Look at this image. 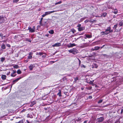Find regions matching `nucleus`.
Instances as JSON below:
<instances>
[{
    "mask_svg": "<svg viewBox=\"0 0 123 123\" xmlns=\"http://www.w3.org/2000/svg\"><path fill=\"white\" fill-rule=\"evenodd\" d=\"M36 103V102L35 101H33L32 103H31V105H33L34 104H35Z\"/></svg>",
    "mask_w": 123,
    "mask_h": 123,
    "instance_id": "cd10ccee",
    "label": "nucleus"
},
{
    "mask_svg": "<svg viewBox=\"0 0 123 123\" xmlns=\"http://www.w3.org/2000/svg\"><path fill=\"white\" fill-rule=\"evenodd\" d=\"M31 58V56H29L28 58V59H30Z\"/></svg>",
    "mask_w": 123,
    "mask_h": 123,
    "instance_id": "c03bdc74",
    "label": "nucleus"
},
{
    "mask_svg": "<svg viewBox=\"0 0 123 123\" xmlns=\"http://www.w3.org/2000/svg\"><path fill=\"white\" fill-rule=\"evenodd\" d=\"M117 26V24H116L113 27V29H116Z\"/></svg>",
    "mask_w": 123,
    "mask_h": 123,
    "instance_id": "5701e85b",
    "label": "nucleus"
},
{
    "mask_svg": "<svg viewBox=\"0 0 123 123\" xmlns=\"http://www.w3.org/2000/svg\"><path fill=\"white\" fill-rule=\"evenodd\" d=\"M43 19V18H41V20L40 21V24L41 25H43L42 24V21Z\"/></svg>",
    "mask_w": 123,
    "mask_h": 123,
    "instance_id": "412c9836",
    "label": "nucleus"
},
{
    "mask_svg": "<svg viewBox=\"0 0 123 123\" xmlns=\"http://www.w3.org/2000/svg\"><path fill=\"white\" fill-rule=\"evenodd\" d=\"M86 38H91L92 37V36L91 35H86Z\"/></svg>",
    "mask_w": 123,
    "mask_h": 123,
    "instance_id": "2eb2a0df",
    "label": "nucleus"
},
{
    "mask_svg": "<svg viewBox=\"0 0 123 123\" xmlns=\"http://www.w3.org/2000/svg\"><path fill=\"white\" fill-rule=\"evenodd\" d=\"M78 77H76V78L74 79L75 81H76L78 80Z\"/></svg>",
    "mask_w": 123,
    "mask_h": 123,
    "instance_id": "e433bc0d",
    "label": "nucleus"
},
{
    "mask_svg": "<svg viewBox=\"0 0 123 123\" xmlns=\"http://www.w3.org/2000/svg\"><path fill=\"white\" fill-rule=\"evenodd\" d=\"M17 73L18 74H21V72L20 69H19L17 70Z\"/></svg>",
    "mask_w": 123,
    "mask_h": 123,
    "instance_id": "aec40b11",
    "label": "nucleus"
},
{
    "mask_svg": "<svg viewBox=\"0 0 123 123\" xmlns=\"http://www.w3.org/2000/svg\"><path fill=\"white\" fill-rule=\"evenodd\" d=\"M76 45L74 43H70L68 45V47L69 48L70 47H73L75 46Z\"/></svg>",
    "mask_w": 123,
    "mask_h": 123,
    "instance_id": "0eeeda50",
    "label": "nucleus"
},
{
    "mask_svg": "<svg viewBox=\"0 0 123 123\" xmlns=\"http://www.w3.org/2000/svg\"><path fill=\"white\" fill-rule=\"evenodd\" d=\"M94 13H92V15H94Z\"/></svg>",
    "mask_w": 123,
    "mask_h": 123,
    "instance_id": "bf43d9fd",
    "label": "nucleus"
},
{
    "mask_svg": "<svg viewBox=\"0 0 123 123\" xmlns=\"http://www.w3.org/2000/svg\"><path fill=\"white\" fill-rule=\"evenodd\" d=\"M21 77H20L19 78H17L16 79L13 80L12 81L13 84L11 86V87H12V85L14 84L16 82H17L20 79H21Z\"/></svg>",
    "mask_w": 123,
    "mask_h": 123,
    "instance_id": "423d86ee",
    "label": "nucleus"
},
{
    "mask_svg": "<svg viewBox=\"0 0 123 123\" xmlns=\"http://www.w3.org/2000/svg\"><path fill=\"white\" fill-rule=\"evenodd\" d=\"M89 21V20L88 19H87L85 20V23H86L88 22Z\"/></svg>",
    "mask_w": 123,
    "mask_h": 123,
    "instance_id": "58836bf2",
    "label": "nucleus"
},
{
    "mask_svg": "<svg viewBox=\"0 0 123 123\" xmlns=\"http://www.w3.org/2000/svg\"><path fill=\"white\" fill-rule=\"evenodd\" d=\"M35 27L34 26H33L32 28L31 29V32H34L35 31Z\"/></svg>",
    "mask_w": 123,
    "mask_h": 123,
    "instance_id": "a211bd4d",
    "label": "nucleus"
},
{
    "mask_svg": "<svg viewBox=\"0 0 123 123\" xmlns=\"http://www.w3.org/2000/svg\"><path fill=\"white\" fill-rule=\"evenodd\" d=\"M123 25V23L122 21L120 22L118 24V25L120 26H122Z\"/></svg>",
    "mask_w": 123,
    "mask_h": 123,
    "instance_id": "dca6fc26",
    "label": "nucleus"
},
{
    "mask_svg": "<svg viewBox=\"0 0 123 123\" xmlns=\"http://www.w3.org/2000/svg\"><path fill=\"white\" fill-rule=\"evenodd\" d=\"M39 54L40 55H41L43 54V53L42 52H41V53L40 52V53H39Z\"/></svg>",
    "mask_w": 123,
    "mask_h": 123,
    "instance_id": "37998d69",
    "label": "nucleus"
},
{
    "mask_svg": "<svg viewBox=\"0 0 123 123\" xmlns=\"http://www.w3.org/2000/svg\"><path fill=\"white\" fill-rule=\"evenodd\" d=\"M47 15L46 12H45L44 14L42 15V17H44Z\"/></svg>",
    "mask_w": 123,
    "mask_h": 123,
    "instance_id": "393cba45",
    "label": "nucleus"
},
{
    "mask_svg": "<svg viewBox=\"0 0 123 123\" xmlns=\"http://www.w3.org/2000/svg\"><path fill=\"white\" fill-rule=\"evenodd\" d=\"M29 31H31V28L30 27L29 28Z\"/></svg>",
    "mask_w": 123,
    "mask_h": 123,
    "instance_id": "49530a36",
    "label": "nucleus"
},
{
    "mask_svg": "<svg viewBox=\"0 0 123 123\" xmlns=\"http://www.w3.org/2000/svg\"><path fill=\"white\" fill-rule=\"evenodd\" d=\"M19 0H13V2L14 3H16L18 2L19 1Z\"/></svg>",
    "mask_w": 123,
    "mask_h": 123,
    "instance_id": "c85d7f7f",
    "label": "nucleus"
},
{
    "mask_svg": "<svg viewBox=\"0 0 123 123\" xmlns=\"http://www.w3.org/2000/svg\"><path fill=\"white\" fill-rule=\"evenodd\" d=\"M95 17H100V16H96Z\"/></svg>",
    "mask_w": 123,
    "mask_h": 123,
    "instance_id": "864d4df0",
    "label": "nucleus"
},
{
    "mask_svg": "<svg viewBox=\"0 0 123 123\" xmlns=\"http://www.w3.org/2000/svg\"><path fill=\"white\" fill-rule=\"evenodd\" d=\"M70 53H72L73 54H75L78 53V51L76 49H73L68 50Z\"/></svg>",
    "mask_w": 123,
    "mask_h": 123,
    "instance_id": "f03ea898",
    "label": "nucleus"
},
{
    "mask_svg": "<svg viewBox=\"0 0 123 123\" xmlns=\"http://www.w3.org/2000/svg\"><path fill=\"white\" fill-rule=\"evenodd\" d=\"M61 43H55L54 44L52 45L53 47H59L61 45Z\"/></svg>",
    "mask_w": 123,
    "mask_h": 123,
    "instance_id": "39448f33",
    "label": "nucleus"
},
{
    "mask_svg": "<svg viewBox=\"0 0 123 123\" xmlns=\"http://www.w3.org/2000/svg\"><path fill=\"white\" fill-rule=\"evenodd\" d=\"M47 15L46 12H45L44 14L42 15V17H44Z\"/></svg>",
    "mask_w": 123,
    "mask_h": 123,
    "instance_id": "a878e982",
    "label": "nucleus"
},
{
    "mask_svg": "<svg viewBox=\"0 0 123 123\" xmlns=\"http://www.w3.org/2000/svg\"><path fill=\"white\" fill-rule=\"evenodd\" d=\"M77 59L79 61V65H80L81 64V61L79 58H78Z\"/></svg>",
    "mask_w": 123,
    "mask_h": 123,
    "instance_id": "c9c22d12",
    "label": "nucleus"
},
{
    "mask_svg": "<svg viewBox=\"0 0 123 123\" xmlns=\"http://www.w3.org/2000/svg\"><path fill=\"white\" fill-rule=\"evenodd\" d=\"M74 34L75 33V32H76V31L74 29H73L71 31Z\"/></svg>",
    "mask_w": 123,
    "mask_h": 123,
    "instance_id": "c756f323",
    "label": "nucleus"
},
{
    "mask_svg": "<svg viewBox=\"0 0 123 123\" xmlns=\"http://www.w3.org/2000/svg\"><path fill=\"white\" fill-rule=\"evenodd\" d=\"M103 100H99L98 102V103H102V102Z\"/></svg>",
    "mask_w": 123,
    "mask_h": 123,
    "instance_id": "f704fd0d",
    "label": "nucleus"
},
{
    "mask_svg": "<svg viewBox=\"0 0 123 123\" xmlns=\"http://www.w3.org/2000/svg\"><path fill=\"white\" fill-rule=\"evenodd\" d=\"M79 120H78V121H80V120H81V119H80V120H79Z\"/></svg>",
    "mask_w": 123,
    "mask_h": 123,
    "instance_id": "13d9d810",
    "label": "nucleus"
},
{
    "mask_svg": "<svg viewBox=\"0 0 123 123\" xmlns=\"http://www.w3.org/2000/svg\"><path fill=\"white\" fill-rule=\"evenodd\" d=\"M81 68H86V66L83 64H82L80 66Z\"/></svg>",
    "mask_w": 123,
    "mask_h": 123,
    "instance_id": "72a5a7b5",
    "label": "nucleus"
},
{
    "mask_svg": "<svg viewBox=\"0 0 123 123\" xmlns=\"http://www.w3.org/2000/svg\"><path fill=\"white\" fill-rule=\"evenodd\" d=\"M92 82L93 83V82H94V80H92Z\"/></svg>",
    "mask_w": 123,
    "mask_h": 123,
    "instance_id": "6e6d98bb",
    "label": "nucleus"
},
{
    "mask_svg": "<svg viewBox=\"0 0 123 123\" xmlns=\"http://www.w3.org/2000/svg\"><path fill=\"white\" fill-rule=\"evenodd\" d=\"M106 13H104L102 15H101V16H103L104 17H105L106 15Z\"/></svg>",
    "mask_w": 123,
    "mask_h": 123,
    "instance_id": "2f4dec72",
    "label": "nucleus"
},
{
    "mask_svg": "<svg viewBox=\"0 0 123 123\" xmlns=\"http://www.w3.org/2000/svg\"><path fill=\"white\" fill-rule=\"evenodd\" d=\"M87 121H84V123H87Z\"/></svg>",
    "mask_w": 123,
    "mask_h": 123,
    "instance_id": "de8ad7c7",
    "label": "nucleus"
},
{
    "mask_svg": "<svg viewBox=\"0 0 123 123\" xmlns=\"http://www.w3.org/2000/svg\"><path fill=\"white\" fill-rule=\"evenodd\" d=\"M57 12V11H48L47 12H46L47 13V15L49 14H50L51 13L54 12Z\"/></svg>",
    "mask_w": 123,
    "mask_h": 123,
    "instance_id": "1a4fd4ad",
    "label": "nucleus"
},
{
    "mask_svg": "<svg viewBox=\"0 0 123 123\" xmlns=\"http://www.w3.org/2000/svg\"><path fill=\"white\" fill-rule=\"evenodd\" d=\"M81 26V25L80 24H79L77 25V27L78 28H80L81 27L80 26Z\"/></svg>",
    "mask_w": 123,
    "mask_h": 123,
    "instance_id": "ea45409f",
    "label": "nucleus"
},
{
    "mask_svg": "<svg viewBox=\"0 0 123 123\" xmlns=\"http://www.w3.org/2000/svg\"><path fill=\"white\" fill-rule=\"evenodd\" d=\"M97 120L98 122H101L104 120V118L103 117H101L97 119Z\"/></svg>",
    "mask_w": 123,
    "mask_h": 123,
    "instance_id": "20e7f679",
    "label": "nucleus"
},
{
    "mask_svg": "<svg viewBox=\"0 0 123 123\" xmlns=\"http://www.w3.org/2000/svg\"><path fill=\"white\" fill-rule=\"evenodd\" d=\"M62 3V2L61 1H60L59 2H57L55 3V5H56L57 4H60Z\"/></svg>",
    "mask_w": 123,
    "mask_h": 123,
    "instance_id": "4be33fe9",
    "label": "nucleus"
},
{
    "mask_svg": "<svg viewBox=\"0 0 123 123\" xmlns=\"http://www.w3.org/2000/svg\"><path fill=\"white\" fill-rule=\"evenodd\" d=\"M115 31H116L117 32V31H117V30H115Z\"/></svg>",
    "mask_w": 123,
    "mask_h": 123,
    "instance_id": "4d7b16f0",
    "label": "nucleus"
},
{
    "mask_svg": "<svg viewBox=\"0 0 123 123\" xmlns=\"http://www.w3.org/2000/svg\"><path fill=\"white\" fill-rule=\"evenodd\" d=\"M113 31L112 30H111L110 27H108L105 30V31H102L101 32L102 35H107L110 32H112Z\"/></svg>",
    "mask_w": 123,
    "mask_h": 123,
    "instance_id": "f257e3e1",
    "label": "nucleus"
},
{
    "mask_svg": "<svg viewBox=\"0 0 123 123\" xmlns=\"http://www.w3.org/2000/svg\"><path fill=\"white\" fill-rule=\"evenodd\" d=\"M120 30H119L118 31H120Z\"/></svg>",
    "mask_w": 123,
    "mask_h": 123,
    "instance_id": "052dcab7",
    "label": "nucleus"
},
{
    "mask_svg": "<svg viewBox=\"0 0 123 123\" xmlns=\"http://www.w3.org/2000/svg\"><path fill=\"white\" fill-rule=\"evenodd\" d=\"M8 47H10V45L9 44H8L6 45Z\"/></svg>",
    "mask_w": 123,
    "mask_h": 123,
    "instance_id": "79ce46f5",
    "label": "nucleus"
},
{
    "mask_svg": "<svg viewBox=\"0 0 123 123\" xmlns=\"http://www.w3.org/2000/svg\"><path fill=\"white\" fill-rule=\"evenodd\" d=\"M3 35L1 33L0 34V37H1L2 39Z\"/></svg>",
    "mask_w": 123,
    "mask_h": 123,
    "instance_id": "a19ab883",
    "label": "nucleus"
},
{
    "mask_svg": "<svg viewBox=\"0 0 123 123\" xmlns=\"http://www.w3.org/2000/svg\"><path fill=\"white\" fill-rule=\"evenodd\" d=\"M6 76L5 75H3L1 76V78L2 80H4L6 79Z\"/></svg>",
    "mask_w": 123,
    "mask_h": 123,
    "instance_id": "ddd939ff",
    "label": "nucleus"
},
{
    "mask_svg": "<svg viewBox=\"0 0 123 123\" xmlns=\"http://www.w3.org/2000/svg\"><path fill=\"white\" fill-rule=\"evenodd\" d=\"M28 60H25V62L26 63V62H28Z\"/></svg>",
    "mask_w": 123,
    "mask_h": 123,
    "instance_id": "8fccbe9b",
    "label": "nucleus"
},
{
    "mask_svg": "<svg viewBox=\"0 0 123 123\" xmlns=\"http://www.w3.org/2000/svg\"><path fill=\"white\" fill-rule=\"evenodd\" d=\"M89 98H92V97L91 96H89Z\"/></svg>",
    "mask_w": 123,
    "mask_h": 123,
    "instance_id": "a18cd8bd",
    "label": "nucleus"
},
{
    "mask_svg": "<svg viewBox=\"0 0 123 123\" xmlns=\"http://www.w3.org/2000/svg\"><path fill=\"white\" fill-rule=\"evenodd\" d=\"M16 123H23V122L21 120L19 121L18 122Z\"/></svg>",
    "mask_w": 123,
    "mask_h": 123,
    "instance_id": "4c0bfd02",
    "label": "nucleus"
},
{
    "mask_svg": "<svg viewBox=\"0 0 123 123\" xmlns=\"http://www.w3.org/2000/svg\"><path fill=\"white\" fill-rule=\"evenodd\" d=\"M85 29V27H82L78 28V31H80L83 30Z\"/></svg>",
    "mask_w": 123,
    "mask_h": 123,
    "instance_id": "6e6552de",
    "label": "nucleus"
},
{
    "mask_svg": "<svg viewBox=\"0 0 123 123\" xmlns=\"http://www.w3.org/2000/svg\"><path fill=\"white\" fill-rule=\"evenodd\" d=\"M29 54H30V55L31 54V52H30L29 53Z\"/></svg>",
    "mask_w": 123,
    "mask_h": 123,
    "instance_id": "680f3d73",
    "label": "nucleus"
},
{
    "mask_svg": "<svg viewBox=\"0 0 123 123\" xmlns=\"http://www.w3.org/2000/svg\"><path fill=\"white\" fill-rule=\"evenodd\" d=\"M123 112V109L121 110V113H122Z\"/></svg>",
    "mask_w": 123,
    "mask_h": 123,
    "instance_id": "09e8293b",
    "label": "nucleus"
},
{
    "mask_svg": "<svg viewBox=\"0 0 123 123\" xmlns=\"http://www.w3.org/2000/svg\"><path fill=\"white\" fill-rule=\"evenodd\" d=\"M1 48L3 49H5L6 48V46L4 44H2L1 46Z\"/></svg>",
    "mask_w": 123,
    "mask_h": 123,
    "instance_id": "f3484780",
    "label": "nucleus"
},
{
    "mask_svg": "<svg viewBox=\"0 0 123 123\" xmlns=\"http://www.w3.org/2000/svg\"><path fill=\"white\" fill-rule=\"evenodd\" d=\"M5 60L4 58L2 57L1 59V61L2 62H3Z\"/></svg>",
    "mask_w": 123,
    "mask_h": 123,
    "instance_id": "b1692460",
    "label": "nucleus"
},
{
    "mask_svg": "<svg viewBox=\"0 0 123 123\" xmlns=\"http://www.w3.org/2000/svg\"><path fill=\"white\" fill-rule=\"evenodd\" d=\"M99 48V47L98 46H96L94 47V48H92V49L93 50H98Z\"/></svg>",
    "mask_w": 123,
    "mask_h": 123,
    "instance_id": "9b49d317",
    "label": "nucleus"
},
{
    "mask_svg": "<svg viewBox=\"0 0 123 123\" xmlns=\"http://www.w3.org/2000/svg\"><path fill=\"white\" fill-rule=\"evenodd\" d=\"M58 95L59 96H61V92L60 91L58 93Z\"/></svg>",
    "mask_w": 123,
    "mask_h": 123,
    "instance_id": "473e14b6",
    "label": "nucleus"
},
{
    "mask_svg": "<svg viewBox=\"0 0 123 123\" xmlns=\"http://www.w3.org/2000/svg\"><path fill=\"white\" fill-rule=\"evenodd\" d=\"M84 88H81V89H82V90H84Z\"/></svg>",
    "mask_w": 123,
    "mask_h": 123,
    "instance_id": "5fc2aeb1",
    "label": "nucleus"
},
{
    "mask_svg": "<svg viewBox=\"0 0 123 123\" xmlns=\"http://www.w3.org/2000/svg\"><path fill=\"white\" fill-rule=\"evenodd\" d=\"M19 67L18 66V65H15L13 66V68H18Z\"/></svg>",
    "mask_w": 123,
    "mask_h": 123,
    "instance_id": "6ab92c4d",
    "label": "nucleus"
},
{
    "mask_svg": "<svg viewBox=\"0 0 123 123\" xmlns=\"http://www.w3.org/2000/svg\"><path fill=\"white\" fill-rule=\"evenodd\" d=\"M30 70H31V65L29 66Z\"/></svg>",
    "mask_w": 123,
    "mask_h": 123,
    "instance_id": "3c124183",
    "label": "nucleus"
},
{
    "mask_svg": "<svg viewBox=\"0 0 123 123\" xmlns=\"http://www.w3.org/2000/svg\"><path fill=\"white\" fill-rule=\"evenodd\" d=\"M26 121L28 123H30L29 122L28 120H27Z\"/></svg>",
    "mask_w": 123,
    "mask_h": 123,
    "instance_id": "603ef678",
    "label": "nucleus"
},
{
    "mask_svg": "<svg viewBox=\"0 0 123 123\" xmlns=\"http://www.w3.org/2000/svg\"><path fill=\"white\" fill-rule=\"evenodd\" d=\"M13 73H11V76L12 77H14L16 75H14V74L16 73V71L13 70Z\"/></svg>",
    "mask_w": 123,
    "mask_h": 123,
    "instance_id": "9d476101",
    "label": "nucleus"
},
{
    "mask_svg": "<svg viewBox=\"0 0 123 123\" xmlns=\"http://www.w3.org/2000/svg\"><path fill=\"white\" fill-rule=\"evenodd\" d=\"M89 84H92V85H94V84L92 82V81H90V82H89Z\"/></svg>",
    "mask_w": 123,
    "mask_h": 123,
    "instance_id": "7c9ffc66",
    "label": "nucleus"
},
{
    "mask_svg": "<svg viewBox=\"0 0 123 123\" xmlns=\"http://www.w3.org/2000/svg\"><path fill=\"white\" fill-rule=\"evenodd\" d=\"M113 12L114 14H117V13L118 12L117 10V9H115V11L114 12Z\"/></svg>",
    "mask_w": 123,
    "mask_h": 123,
    "instance_id": "bb28decb",
    "label": "nucleus"
},
{
    "mask_svg": "<svg viewBox=\"0 0 123 123\" xmlns=\"http://www.w3.org/2000/svg\"><path fill=\"white\" fill-rule=\"evenodd\" d=\"M98 67V65L94 63L92 65V68H97Z\"/></svg>",
    "mask_w": 123,
    "mask_h": 123,
    "instance_id": "f8f14e48",
    "label": "nucleus"
},
{
    "mask_svg": "<svg viewBox=\"0 0 123 123\" xmlns=\"http://www.w3.org/2000/svg\"><path fill=\"white\" fill-rule=\"evenodd\" d=\"M30 42H31V41H29Z\"/></svg>",
    "mask_w": 123,
    "mask_h": 123,
    "instance_id": "e2e57ef3",
    "label": "nucleus"
},
{
    "mask_svg": "<svg viewBox=\"0 0 123 123\" xmlns=\"http://www.w3.org/2000/svg\"><path fill=\"white\" fill-rule=\"evenodd\" d=\"M6 19V18L5 17L2 16H0V23H4L5 20Z\"/></svg>",
    "mask_w": 123,
    "mask_h": 123,
    "instance_id": "7ed1b4c3",
    "label": "nucleus"
},
{
    "mask_svg": "<svg viewBox=\"0 0 123 123\" xmlns=\"http://www.w3.org/2000/svg\"><path fill=\"white\" fill-rule=\"evenodd\" d=\"M49 33L51 34H53L54 33V31L53 30H51L49 31Z\"/></svg>",
    "mask_w": 123,
    "mask_h": 123,
    "instance_id": "4468645a",
    "label": "nucleus"
}]
</instances>
